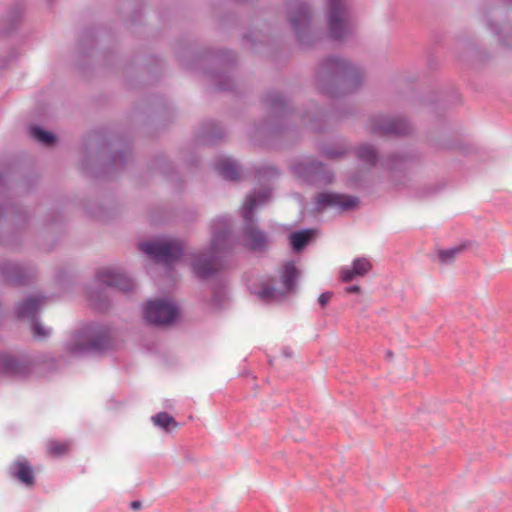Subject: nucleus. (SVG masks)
I'll return each instance as SVG.
<instances>
[{"mask_svg": "<svg viewBox=\"0 0 512 512\" xmlns=\"http://www.w3.org/2000/svg\"><path fill=\"white\" fill-rule=\"evenodd\" d=\"M274 294H275V289H273V288H265L260 293V297L263 298V299H270V298L274 297Z\"/></svg>", "mask_w": 512, "mask_h": 512, "instance_id": "a878e982", "label": "nucleus"}, {"mask_svg": "<svg viewBox=\"0 0 512 512\" xmlns=\"http://www.w3.org/2000/svg\"><path fill=\"white\" fill-rule=\"evenodd\" d=\"M192 267L197 276L207 278L217 270V262L214 255L209 257L197 256L192 263Z\"/></svg>", "mask_w": 512, "mask_h": 512, "instance_id": "9b49d317", "label": "nucleus"}, {"mask_svg": "<svg viewBox=\"0 0 512 512\" xmlns=\"http://www.w3.org/2000/svg\"><path fill=\"white\" fill-rule=\"evenodd\" d=\"M359 291H360V287L357 285L350 286V287L346 288V292L349 294L358 293Z\"/></svg>", "mask_w": 512, "mask_h": 512, "instance_id": "cd10ccee", "label": "nucleus"}, {"mask_svg": "<svg viewBox=\"0 0 512 512\" xmlns=\"http://www.w3.org/2000/svg\"><path fill=\"white\" fill-rule=\"evenodd\" d=\"M372 269V263L369 259L361 257L353 261L351 268L345 267L340 271L343 282H351L356 277H363Z\"/></svg>", "mask_w": 512, "mask_h": 512, "instance_id": "6e6552de", "label": "nucleus"}, {"mask_svg": "<svg viewBox=\"0 0 512 512\" xmlns=\"http://www.w3.org/2000/svg\"><path fill=\"white\" fill-rule=\"evenodd\" d=\"M297 276H298V270L294 263L288 262L283 266L281 279H282V283L287 291H290L294 288Z\"/></svg>", "mask_w": 512, "mask_h": 512, "instance_id": "4468645a", "label": "nucleus"}, {"mask_svg": "<svg viewBox=\"0 0 512 512\" xmlns=\"http://www.w3.org/2000/svg\"><path fill=\"white\" fill-rule=\"evenodd\" d=\"M218 173L228 180H237L239 177L238 168L230 158H222L216 164Z\"/></svg>", "mask_w": 512, "mask_h": 512, "instance_id": "ddd939ff", "label": "nucleus"}, {"mask_svg": "<svg viewBox=\"0 0 512 512\" xmlns=\"http://www.w3.org/2000/svg\"><path fill=\"white\" fill-rule=\"evenodd\" d=\"M152 421L156 426H159L167 431L176 429L178 427V424L174 418L166 412H160L156 414L152 417Z\"/></svg>", "mask_w": 512, "mask_h": 512, "instance_id": "a211bd4d", "label": "nucleus"}, {"mask_svg": "<svg viewBox=\"0 0 512 512\" xmlns=\"http://www.w3.org/2000/svg\"><path fill=\"white\" fill-rule=\"evenodd\" d=\"M40 300L30 297L22 302L18 307V315L21 318H33L39 308Z\"/></svg>", "mask_w": 512, "mask_h": 512, "instance_id": "2eb2a0df", "label": "nucleus"}, {"mask_svg": "<svg viewBox=\"0 0 512 512\" xmlns=\"http://www.w3.org/2000/svg\"><path fill=\"white\" fill-rule=\"evenodd\" d=\"M358 156H359V158H361L362 160H364L370 164H373L376 159L375 150L373 149V147L368 146V145L359 147Z\"/></svg>", "mask_w": 512, "mask_h": 512, "instance_id": "4be33fe9", "label": "nucleus"}, {"mask_svg": "<svg viewBox=\"0 0 512 512\" xmlns=\"http://www.w3.org/2000/svg\"><path fill=\"white\" fill-rule=\"evenodd\" d=\"M268 198H269V193L268 192L260 193L257 196L249 195L246 198V200H245V202L243 204V207H242L243 218L246 221L251 222L252 221V213H253L255 207L258 204L265 203Z\"/></svg>", "mask_w": 512, "mask_h": 512, "instance_id": "f8f14e48", "label": "nucleus"}, {"mask_svg": "<svg viewBox=\"0 0 512 512\" xmlns=\"http://www.w3.org/2000/svg\"><path fill=\"white\" fill-rule=\"evenodd\" d=\"M462 250H463V248L461 246L454 247V248L447 249V250H442L439 252V257L443 262H448V261L454 259V257L457 254H459Z\"/></svg>", "mask_w": 512, "mask_h": 512, "instance_id": "5701e85b", "label": "nucleus"}, {"mask_svg": "<svg viewBox=\"0 0 512 512\" xmlns=\"http://www.w3.org/2000/svg\"><path fill=\"white\" fill-rule=\"evenodd\" d=\"M33 333H34L35 337H38L41 339V338L46 337L49 334V331L47 329H45L44 327H42L40 324L35 323L33 325Z\"/></svg>", "mask_w": 512, "mask_h": 512, "instance_id": "b1692460", "label": "nucleus"}, {"mask_svg": "<svg viewBox=\"0 0 512 512\" xmlns=\"http://www.w3.org/2000/svg\"><path fill=\"white\" fill-rule=\"evenodd\" d=\"M348 64L340 59H328L324 64L323 67L328 73H339L342 71H345L348 68Z\"/></svg>", "mask_w": 512, "mask_h": 512, "instance_id": "aec40b11", "label": "nucleus"}, {"mask_svg": "<svg viewBox=\"0 0 512 512\" xmlns=\"http://www.w3.org/2000/svg\"><path fill=\"white\" fill-rule=\"evenodd\" d=\"M244 245L251 250H261L267 245L266 235L249 224L244 230Z\"/></svg>", "mask_w": 512, "mask_h": 512, "instance_id": "9d476101", "label": "nucleus"}, {"mask_svg": "<svg viewBox=\"0 0 512 512\" xmlns=\"http://www.w3.org/2000/svg\"><path fill=\"white\" fill-rule=\"evenodd\" d=\"M309 16L308 12L305 8L301 7L296 12H294L291 16V22L296 29L301 25H305L308 23Z\"/></svg>", "mask_w": 512, "mask_h": 512, "instance_id": "412c9836", "label": "nucleus"}, {"mask_svg": "<svg viewBox=\"0 0 512 512\" xmlns=\"http://www.w3.org/2000/svg\"><path fill=\"white\" fill-rule=\"evenodd\" d=\"M10 474L28 487L34 485L35 478L31 464L26 459H18L10 466Z\"/></svg>", "mask_w": 512, "mask_h": 512, "instance_id": "1a4fd4ad", "label": "nucleus"}, {"mask_svg": "<svg viewBox=\"0 0 512 512\" xmlns=\"http://www.w3.org/2000/svg\"><path fill=\"white\" fill-rule=\"evenodd\" d=\"M130 507L133 510H139L142 507V503L140 501H133L131 502Z\"/></svg>", "mask_w": 512, "mask_h": 512, "instance_id": "c85d7f7f", "label": "nucleus"}, {"mask_svg": "<svg viewBox=\"0 0 512 512\" xmlns=\"http://www.w3.org/2000/svg\"><path fill=\"white\" fill-rule=\"evenodd\" d=\"M218 241H219L218 238H214V240H213V243H212V251H213V253H215L219 249Z\"/></svg>", "mask_w": 512, "mask_h": 512, "instance_id": "c756f323", "label": "nucleus"}, {"mask_svg": "<svg viewBox=\"0 0 512 512\" xmlns=\"http://www.w3.org/2000/svg\"><path fill=\"white\" fill-rule=\"evenodd\" d=\"M314 236L313 230H303L290 235V243L294 251H300Z\"/></svg>", "mask_w": 512, "mask_h": 512, "instance_id": "f3484780", "label": "nucleus"}, {"mask_svg": "<svg viewBox=\"0 0 512 512\" xmlns=\"http://www.w3.org/2000/svg\"><path fill=\"white\" fill-rule=\"evenodd\" d=\"M332 297V294L330 292H325V293H322L320 296H319V303L322 307H324L331 299Z\"/></svg>", "mask_w": 512, "mask_h": 512, "instance_id": "393cba45", "label": "nucleus"}, {"mask_svg": "<svg viewBox=\"0 0 512 512\" xmlns=\"http://www.w3.org/2000/svg\"><path fill=\"white\" fill-rule=\"evenodd\" d=\"M145 317L150 323L167 325L177 317V309L168 302L150 301L145 308Z\"/></svg>", "mask_w": 512, "mask_h": 512, "instance_id": "7ed1b4c3", "label": "nucleus"}, {"mask_svg": "<svg viewBox=\"0 0 512 512\" xmlns=\"http://www.w3.org/2000/svg\"><path fill=\"white\" fill-rule=\"evenodd\" d=\"M328 27L331 37L340 39L350 31V25L341 0H328Z\"/></svg>", "mask_w": 512, "mask_h": 512, "instance_id": "f03ea898", "label": "nucleus"}, {"mask_svg": "<svg viewBox=\"0 0 512 512\" xmlns=\"http://www.w3.org/2000/svg\"><path fill=\"white\" fill-rule=\"evenodd\" d=\"M99 280L108 285L116 287L122 291H129L133 288V281L126 275L120 273L118 269L106 267L98 272Z\"/></svg>", "mask_w": 512, "mask_h": 512, "instance_id": "20e7f679", "label": "nucleus"}, {"mask_svg": "<svg viewBox=\"0 0 512 512\" xmlns=\"http://www.w3.org/2000/svg\"><path fill=\"white\" fill-rule=\"evenodd\" d=\"M139 249L156 262L165 264L178 259L183 250L179 241L171 239L143 242L139 244Z\"/></svg>", "mask_w": 512, "mask_h": 512, "instance_id": "f257e3e1", "label": "nucleus"}, {"mask_svg": "<svg viewBox=\"0 0 512 512\" xmlns=\"http://www.w3.org/2000/svg\"><path fill=\"white\" fill-rule=\"evenodd\" d=\"M317 205L319 208L337 207L348 209L356 205V199L343 194L320 193L317 196Z\"/></svg>", "mask_w": 512, "mask_h": 512, "instance_id": "423d86ee", "label": "nucleus"}, {"mask_svg": "<svg viewBox=\"0 0 512 512\" xmlns=\"http://www.w3.org/2000/svg\"><path fill=\"white\" fill-rule=\"evenodd\" d=\"M373 131L381 132L385 135H403L409 131V125L404 119L389 120L379 118L373 121Z\"/></svg>", "mask_w": 512, "mask_h": 512, "instance_id": "0eeeda50", "label": "nucleus"}, {"mask_svg": "<svg viewBox=\"0 0 512 512\" xmlns=\"http://www.w3.org/2000/svg\"><path fill=\"white\" fill-rule=\"evenodd\" d=\"M46 449L49 456L61 457L69 452L70 443L67 441H59L52 439L47 441Z\"/></svg>", "mask_w": 512, "mask_h": 512, "instance_id": "dca6fc26", "label": "nucleus"}, {"mask_svg": "<svg viewBox=\"0 0 512 512\" xmlns=\"http://www.w3.org/2000/svg\"><path fill=\"white\" fill-rule=\"evenodd\" d=\"M30 134L37 141H39L45 145H50L55 142V136L52 133L47 132L37 126L31 127Z\"/></svg>", "mask_w": 512, "mask_h": 512, "instance_id": "6ab92c4d", "label": "nucleus"}, {"mask_svg": "<svg viewBox=\"0 0 512 512\" xmlns=\"http://www.w3.org/2000/svg\"><path fill=\"white\" fill-rule=\"evenodd\" d=\"M105 334L94 335L92 333H83L75 337L74 344L70 347L72 352H84L92 349H103L107 344Z\"/></svg>", "mask_w": 512, "mask_h": 512, "instance_id": "39448f33", "label": "nucleus"}, {"mask_svg": "<svg viewBox=\"0 0 512 512\" xmlns=\"http://www.w3.org/2000/svg\"><path fill=\"white\" fill-rule=\"evenodd\" d=\"M16 362L12 358H8L5 360V370L7 372H14L15 371Z\"/></svg>", "mask_w": 512, "mask_h": 512, "instance_id": "bb28decb", "label": "nucleus"}]
</instances>
